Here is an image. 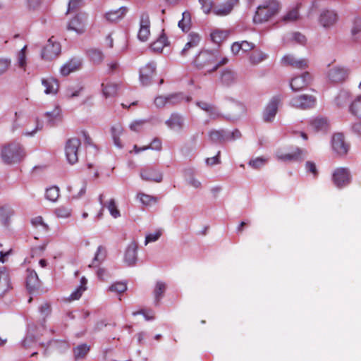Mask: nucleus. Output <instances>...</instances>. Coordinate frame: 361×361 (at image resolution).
I'll use <instances>...</instances> for the list:
<instances>
[{
	"label": "nucleus",
	"mask_w": 361,
	"mask_h": 361,
	"mask_svg": "<svg viewBox=\"0 0 361 361\" xmlns=\"http://www.w3.org/2000/svg\"><path fill=\"white\" fill-rule=\"evenodd\" d=\"M137 197L143 204L147 206L155 204L158 201L157 197L145 193H139Z\"/></svg>",
	"instance_id": "nucleus-48"
},
{
	"label": "nucleus",
	"mask_w": 361,
	"mask_h": 361,
	"mask_svg": "<svg viewBox=\"0 0 361 361\" xmlns=\"http://www.w3.org/2000/svg\"><path fill=\"white\" fill-rule=\"evenodd\" d=\"M81 67V61L78 59H71L65 63L60 70L62 75H68L71 73L79 70Z\"/></svg>",
	"instance_id": "nucleus-25"
},
{
	"label": "nucleus",
	"mask_w": 361,
	"mask_h": 361,
	"mask_svg": "<svg viewBox=\"0 0 361 361\" xmlns=\"http://www.w3.org/2000/svg\"><path fill=\"white\" fill-rule=\"evenodd\" d=\"M311 75L308 72L302 73L301 75L293 78L290 81V87L293 91H299L306 87L311 81Z\"/></svg>",
	"instance_id": "nucleus-13"
},
{
	"label": "nucleus",
	"mask_w": 361,
	"mask_h": 361,
	"mask_svg": "<svg viewBox=\"0 0 361 361\" xmlns=\"http://www.w3.org/2000/svg\"><path fill=\"white\" fill-rule=\"evenodd\" d=\"M11 66V60L7 58L0 57V75L5 73Z\"/></svg>",
	"instance_id": "nucleus-56"
},
{
	"label": "nucleus",
	"mask_w": 361,
	"mask_h": 361,
	"mask_svg": "<svg viewBox=\"0 0 361 361\" xmlns=\"http://www.w3.org/2000/svg\"><path fill=\"white\" fill-rule=\"evenodd\" d=\"M106 257V250L103 246H99L95 254V256L93 259L92 264L90 265L91 266H97L99 263L104 259Z\"/></svg>",
	"instance_id": "nucleus-47"
},
{
	"label": "nucleus",
	"mask_w": 361,
	"mask_h": 361,
	"mask_svg": "<svg viewBox=\"0 0 361 361\" xmlns=\"http://www.w3.org/2000/svg\"><path fill=\"white\" fill-rule=\"evenodd\" d=\"M26 49L27 46H24L18 53V64L20 68H24L26 65Z\"/></svg>",
	"instance_id": "nucleus-58"
},
{
	"label": "nucleus",
	"mask_w": 361,
	"mask_h": 361,
	"mask_svg": "<svg viewBox=\"0 0 361 361\" xmlns=\"http://www.w3.org/2000/svg\"><path fill=\"white\" fill-rule=\"evenodd\" d=\"M310 126L314 132L326 131L329 127L327 120L319 117L312 119Z\"/></svg>",
	"instance_id": "nucleus-29"
},
{
	"label": "nucleus",
	"mask_w": 361,
	"mask_h": 361,
	"mask_svg": "<svg viewBox=\"0 0 361 361\" xmlns=\"http://www.w3.org/2000/svg\"><path fill=\"white\" fill-rule=\"evenodd\" d=\"M145 121H135L130 125V128L133 131L135 132H140L143 127V125L145 124Z\"/></svg>",
	"instance_id": "nucleus-60"
},
{
	"label": "nucleus",
	"mask_w": 361,
	"mask_h": 361,
	"mask_svg": "<svg viewBox=\"0 0 361 361\" xmlns=\"http://www.w3.org/2000/svg\"><path fill=\"white\" fill-rule=\"evenodd\" d=\"M197 105L201 109L208 113L209 116L213 119H216L220 117V114L214 105L205 102H197Z\"/></svg>",
	"instance_id": "nucleus-32"
},
{
	"label": "nucleus",
	"mask_w": 361,
	"mask_h": 361,
	"mask_svg": "<svg viewBox=\"0 0 361 361\" xmlns=\"http://www.w3.org/2000/svg\"><path fill=\"white\" fill-rule=\"evenodd\" d=\"M305 166H306V169L307 171L312 173L314 176H317V174H318L317 169L316 165L314 162L307 161Z\"/></svg>",
	"instance_id": "nucleus-62"
},
{
	"label": "nucleus",
	"mask_w": 361,
	"mask_h": 361,
	"mask_svg": "<svg viewBox=\"0 0 361 361\" xmlns=\"http://www.w3.org/2000/svg\"><path fill=\"white\" fill-rule=\"evenodd\" d=\"M333 181L338 188H343L350 182V175L347 169L338 168L333 173Z\"/></svg>",
	"instance_id": "nucleus-10"
},
{
	"label": "nucleus",
	"mask_w": 361,
	"mask_h": 361,
	"mask_svg": "<svg viewBox=\"0 0 361 361\" xmlns=\"http://www.w3.org/2000/svg\"><path fill=\"white\" fill-rule=\"evenodd\" d=\"M168 44L167 37L164 32L157 39L151 44V48L154 51L161 52L163 49Z\"/></svg>",
	"instance_id": "nucleus-35"
},
{
	"label": "nucleus",
	"mask_w": 361,
	"mask_h": 361,
	"mask_svg": "<svg viewBox=\"0 0 361 361\" xmlns=\"http://www.w3.org/2000/svg\"><path fill=\"white\" fill-rule=\"evenodd\" d=\"M361 32V19L355 20L353 26L351 30V34L355 40H358V34Z\"/></svg>",
	"instance_id": "nucleus-53"
},
{
	"label": "nucleus",
	"mask_w": 361,
	"mask_h": 361,
	"mask_svg": "<svg viewBox=\"0 0 361 361\" xmlns=\"http://www.w3.org/2000/svg\"><path fill=\"white\" fill-rule=\"evenodd\" d=\"M82 0H70L68 7V13L77 11L82 5Z\"/></svg>",
	"instance_id": "nucleus-59"
},
{
	"label": "nucleus",
	"mask_w": 361,
	"mask_h": 361,
	"mask_svg": "<svg viewBox=\"0 0 361 361\" xmlns=\"http://www.w3.org/2000/svg\"><path fill=\"white\" fill-rule=\"evenodd\" d=\"M200 41L201 37L198 33L193 32H190L188 35V41L186 44L180 51L181 56H188L190 54L191 49L197 47L200 44Z\"/></svg>",
	"instance_id": "nucleus-15"
},
{
	"label": "nucleus",
	"mask_w": 361,
	"mask_h": 361,
	"mask_svg": "<svg viewBox=\"0 0 361 361\" xmlns=\"http://www.w3.org/2000/svg\"><path fill=\"white\" fill-rule=\"evenodd\" d=\"M303 151L299 148H297L292 152L283 153L277 152L276 157L279 160L283 161H300L303 159Z\"/></svg>",
	"instance_id": "nucleus-19"
},
{
	"label": "nucleus",
	"mask_w": 361,
	"mask_h": 361,
	"mask_svg": "<svg viewBox=\"0 0 361 361\" xmlns=\"http://www.w3.org/2000/svg\"><path fill=\"white\" fill-rule=\"evenodd\" d=\"M108 210L114 218L120 216V212L117 208L115 200L111 199L106 205Z\"/></svg>",
	"instance_id": "nucleus-52"
},
{
	"label": "nucleus",
	"mask_w": 361,
	"mask_h": 361,
	"mask_svg": "<svg viewBox=\"0 0 361 361\" xmlns=\"http://www.w3.org/2000/svg\"><path fill=\"white\" fill-rule=\"evenodd\" d=\"M279 4L276 0H268L259 5L253 18L255 23H262L274 16L279 10Z\"/></svg>",
	"instance_id": "nucleus-2"
},
{
	"label": "nucleus",
	"mask_w": 361,
	"mask_h": 361,
	"mask_svg": "<svg viewBox=\"0 0 361 361\" xmlns=\"http://www.w3.org/2000/svg\"><path fill=\"white\" fill-rule=\"evenodd\" d=\"M162 145L161 142L158 138H154L152 142L149 145L138 147L137 145L133 146V149L130 151V153L135 152V154H138L141 152L145 151L147 149H153L159 151L161 149Z\"/></svg>",
	"instance_id": "nucleus-27"
},
{
	"label": "nucleus",
	"mask_w": 361,
	"mask_h": 361,
	"mask_svg": "<svg viewBox=\"0 0 361 361\" xmlns=\"http://www.w3.org/2000/svg\"><path fill=\"white\" fill-rule=\"evenodd\" d=\"M299 18L298 8H294L288 11L283 17V21L286 23L294 22Z\"/></svg>",
	"instance_id": "nucleus-49"
},
{
	"label": "nucleus",
	"mask_w": 361,
	"mask_h": 361,
	"mask_svg": "<svg viewBox=\"0 0 361 361\" xmlns=\"http://www.w3.org/2000/svg\"><path fill=\"white\" fill-rule=\"evenodd\" d=\"M350 94L347 91H341L335 98V104L338 107L346 106L350 102Z\"/></svg>",
	"instance_id": "nucleus-40"
},
{
	"label": "nucleus",
	"mask_w": 361,
	"mask_h": 361,
	"mask_svg": "<svg viewBox=\"0 0 361 361\" xmlns=\"http://www.w3.org/2000/svg\"><path fill=\"white\" fill-rule=\"evenodd\" d=\"M26 286L30 293L39 288L40 282L35 271L27 269Z\"/></svg>",
	"instance_id": "nucleus-20"
},
{
	"label": "nucleus",
	"mask_w": 361,
	"mask_h": 361,
	"mask_svg": "<svg viewBox=\"0 0 361 361\" xmlns=\"http://www.w3.org/2000/svg\"><path fill=\"white\" fill-rule=\"evenodd\" d=\"M285 66H291L293 68L305 69L308 66L307 61L305 59H296L292 55H286L281 59Z\"/></svg>",
	"instance_id": "nucleus-17"
},
{
	"label": "nucleus",
	"mask_w": 361,
	"mask_h": 361,
	"mask_svg": "<svg viewBox=\"0 0 361 361\" xmlns=\"http://www.w3.org/2000/svg\"><path fill=\"white\" fill-rule=\"evenodd\" d=\"M161 235V232L160 231H157L154 233H149L147 235L145 238V244L157 240Z\"/></svg>",
	"instance_id": "nucleus-61"
},
{
	"label": "nucleus",
	"mask_w": 361,
	"mask_h": 361,
	"mask_svg": "<svg viewBox=\"0 0 361 361\" xmlns=\"http://www.w3.org/2000/svg\"><path fill=\"white\" fill-rule=\"evenodd\" d=\"M68 29L73 30L77 33H82L85 31V22L83 16L80 14L76 15L68 23Z\"/></svg>",
	"instance_id": "nucleus-23"
},
{
	"label": "nucleus",
	"mask_w": 361,
	"mask_h": 361,
	"mask_svg": "<svg viewBox=\"0 0 361 361\" xmlns=\"http://www.w3.org/2000/svg\"><path fill=\"white\" fill-rule=\"evenodd\" d=\"M241 133L235 129L233 132H228L224 130H212L209 133V137L214 142L223 143L227 141H233L241 137Z\"/></svg>",
	"instance_id": "nucleus-4"
},
{
	"label": "nucleus",
	"mask_w": 361,
	"mask_h": 361,
	"mask_svg": "<svg viewBox=\"0 0 361 361\" xmlns=\"http://www.w3.org/2000/svg\"><path fill=\"white\" fill-rule=\"evenodd\" d=\"M349 112L354 116L361 118V95H357L350 102Z\"/></svg>",
	"instance_id": "nucleus-34"
},
{
	"label": "nucleus",
	"mask_w": 361,
	"mask_h": 361,
	"mask_svg": "<svg viewBox=\"0 0 361 361\" xmlns=\"http://www.w3.org/2000/svg\"><path fill=\"white\" fill-rule=\"evenodd\" d=\"M315 103V97L308 94L297 96L290 100V105L292 106L301 109L312 108L314 106Z\"/></svg>",
	"instance_id": "nucleus-8"
},
{
	"label": "nucleus",
	"mask_w": 361,
	"mask_h": 361,
	"mask_svg": "<svg viewBox=\"0 0 361 361\" xmlns=\"http://www.w3.org/2000/svg\"><path fill=\"white\" fill-rule=\"evenodd\" d=\"M90 350V347L86 344H81L74 348V357L75 360L84 358Z\"/></svg>",
	"instance_id": "nucleus-44"
},
{
	"label": "nucleus",
	"mask_w": 361,
	"mask_h": 361,
	"mask_svg": "<svg viewBox=\"0 0 361 361\" xmlns=\"http://www.w3.org/2000/svg\"><path fill=\"white\" fill-rule=\"evenodd\" d=\"M137 245L135 242H132L128 246L125 253V262L129 265H133L137 261Z\"/></svg>",
	"instance_id": "nucleus-24"
},
{
	"label": "nucleus",
	"mask_w": 361,
	"mask_h": 361,
	"mask_svg": "<svg viewBox=\"0 0 361 361\" xmlns=\"http://www.w3.org/2000/svg\"><path fill=\"white\" fill-rule=\"evenodd\" d=\"M227 58L219 60L216 52L210 51H202L195 57L194 64L195 67L204 71V73H212L216 71L220 66L228 63Z\"/></svg>",
	"instance_id": "nucleus-1"
},
{
	"label": "nucleus",
	"mask_w": 361,
	"mask_h": 361,
	"mask_svg": "<svg viewBox=\"0 0 361 361\" xmlns=\"http://www.w3.org/2000/svg\"><path fill=\"white\" fill-rule=\"evenodd\" d=\"M31 222L36 228H41L44 231L48 230L47 224L44 222L43 218L40 216L33 218Z\"/></svg>",
	"instance_id": "nucleus-55"
},
{
	"label": "nucleus",
	"mask_w": 361,
	"mask_h": 361,
	"mask_svg": "<svg viewBox=\"0 0 361 361\" xmlns=\"http://www.w3.org/2000/svg\"><path fill=\"white\" fill-rule=\"evenodd\" d=\"M87 54L90 60L94 64L101 63L104 58L103 52L97 49H90Z\"/></svg>",
	"instance_id": "nucleus-36"
},
{
	"label": "nucleus",
	"mask_w": 361,
	"mask_h": 361,
	"mask_svg": "<svg viewBox=\"0 0 361 361\" xmlns=\"http://www.w3.org/2000/svg\"><path fill=\"white\" fill-rule=\"evenodd\" d=\"M349 75V70L345 67H334L329 70L328 77L329 79L335 83L344 82Z\"/></svg>",
	"instance_id": "nucleus-12"
},
{
	"label": "nucleus",
	"mask_w": 361,
	"mask_h": 361,
	"mask_svg": "<svg viewBox=\"0 0 361 361\" xmlns=\"http://www.w3.org/2000/svg\"><path fill=\"white\" fill-rule=\"evenodd\" d=\"M268 59V54L260 49H255L249 56L250 63L256 66Z\"/></svg>",
	"instance_id": "nucleus-30"
},
{
	"label": "nucleus",
	"mask_w": 361,
	"mask_h": 361,
	"mask_svg": "<svg viewBox=\"0 0 361 361\" xmlns=\"http://www.w3.org/2000/svg\"><path fill=\"white\" fill-rule=\"evenodd\" d=\"M1 155L5 164H11L20 161L25 157V153L20 144L11 143L4 146Z\"/></svg>",
	"instance_id": "nucleus-3"
},
{
	"label": "nucleus",
	"mask_w": 361,
	"mask_h": 361,
	"mask_svg": "<svg viewBox=\"0 0 361 361\" xmlns=\"http://www.w3.org/2000/svg\"><path fill=\"white\" fill-rule=\"evenodd\" d=\"M338 20L337 14L332 11H324L319 16V23L324 27H330L336 24Z\"/></svg>",
	"instance_id": "nucleus-18"
},
{
	"label": "nucleus",
	"mask_w": 361,
	"mask_h": 361,
	"mask_svg": "<svg viewBox=\"0 0 361 361\" xmlns=\"http://www.w3.org/2000/svg\"><path fill=\"white\" fill-rule=\"evenodd\" d=\"M112 138L116 146L121 148L122 147L121 142L120 141V135L123 132V128L120 124H116L111 128Z\"/></svg>",
	"instance_id": "nucleus-42"
},
{
	"label": "nucleus",
	"mask_w": 361,
	"mask_h": 361,
	"mask_svg": "<svg viewBox=\"0 0 361 361\" xmlns=\"http://www.w3.org/2000/svg\"><path fill=\"white\" fill-rule=\"evenodd\" d=\"M42 84L44 87L46 94H56L59 89L57 80L52 78L42 79Z\"/></svg>",
	"instance_id": "nucleus-31"
},
{
	"label": "nucleus",
	"mask_w": 361,
	"mask_h": 361,
	"mask_svg": "<svg viewBox=\"0 0 361 361\" xmlns=\"http://www.w3.org/2000/svg\"><path fill=\"white\" fill-rule=\"evenodd\" d=\"M60 196V190L57 186L48 188L45 191V197L51 202H56Z\"/></svg>",
	"instance_id": "nucleus-43"
},
{
	"label": "nucleus",
	"mask_w": 361,
	"mask_h": 361,
	"mask_svg": "<svg viewBox=\"0 0 361 361\" xmlns=\"http://www.w3.org/2000/svg\"><path fill=\"white\" fill-rule=\"evenodd\" d=\"M167 289V285L166 283L159 281L156 283L154 288L153 290L154 302L155 305H158L164 295V293Z\"/></svg>",
	"instance_id": "nucleus-26"
},
{
	"label": "nucleus",
	"mask_w": 361,
	"mask_h": 361,
	"mask_svg": "<svg viewBox=\"0 0 361 361\" xmlns=\"http://www.w3.org/2000/svg\"><path fill=\"white\" fill-rule=\"evenodd\" d=\"M178 27L183 31L188 32L191 27V15L190 12L185 11L182 14V19L178 22Z\"/></svg>",
	"instance_id": "nucleus-41"
},
{
	"label": "nucleus",
	"mask_w": 361,
	"mask_h": 361,
	"mask_svg": "<svg viewBox=\"0 0 361 361\" xmlns=\"http://www.w3.org/2000/svg\"><path fill=\"white\" fill-rule=\"evenodd\" d=\"M109 290L111 292L122 293L127 290V285L124 282H116L112 284Z\"/></svg>",
	"instance_id": "nucleus-51"
},
{
	"label": "nucleus",
	"mask_w": 361,
	"mask_h": 361,
	"mask_svg": "<svg viewBox=\"0 0 361 361\" xmlns=\"http://www.w3.org/2000/svg\"><path fill=\"white\" fill-rule=\"evenodd\" d=\"M239 0H228L224 4L214 8L213 12L217 16H226L231 13L234 6L238 4Z\"/></svg>",
	"instance_id": "nucleus-22"
},
{
	"label": "nucleus",
	"mask_w": 361,
	"mask_h": 361,
	"mask_svg": "<svg viewBox=\"0 0 361 361\" xmlns=\"http://www.w3.org/2000/svg\"><path fill=\"white\" fill-rule=\"evenodd\" d=\"M199 2L205 13H209L214 8V2L212 0H199Z\"/></svg>",
	"instance_id": "nucleus-57"
},
{
	"label": "nucleus",
	"mask_w": 361,
	"mask_h": 361,
	"mask_svg": "<svg viewBox=\"0 0 361 361\" xmlns=\"http://www.w3.org/2000/svg\"><path fill=\"white\" fill-rule=\"evenodd\" d=\"M102 92L105 97H114L117 94L118 85L112 82L102 83Z\"/></svg>",
	"instance_id": "nucleus-39"
},
{
	"label": "nucleus",
	"mask_w": 361,
	"mask_h": 361,
	"mask_svg": "<svg viewBox=\"0 0 361 361\" xmlns=\"http://www.w3.org/2000/svg\"><path fill=\"white\" fill-rule=\"evenodd\" d=\"M177 99V96H159L154 99V104L157 107H163L166 104H168V102H170L172 99Z\"/></svg>",
	"instance_id": "nucleus-50"
},
{
	"label": "nucleus",
	"mask_w": 361,
	"mask_h": 361,
	"mask_svg": "<svg viewBox=\"0 0 361 361\" xmlns=\"http://www.w3.org/2000/svg\"><path fill=\"white\" fill-rule=\"evenodd\" d=\"M54 214L59 219H68L72 216V209L68 205H60L55 208Z\"/></svg>",
	"instance_id": "nucleus-37"
},
{
	"label": "nucleus",
	"mask_w": 361,
	"mask_h": 361,
	"mask_svg": "<svg viewBox=\"0 0 361 361\" xmlns=\"http://www.w3.org/2000/svg\"><path fill=\"white\" fill-rule=\"evenodd\" d=\"M267 160L264 158L257 157L255 159H251L248 164L252 168L255 169H259L267 163Z\"/></svg>",
	"instance_id": "nucleus-54"
},
{
	"label": "nucleus",
	"mask_w": 361,
	"mask_h": 361,
	"mask_svg": "<svg viewBox=\"0 0 361 361\" xmlns=\"http://www.w3.org/2000/svg\"><path fill=\"white\" fill-rule=\"evenodd\" d=\"M219 81L224 86H231L237 81V75L231 69L226 68L221 72Z\"/></svg>",
	"instance_id": "nucleus-21"
},
{
	"label": "nucleus",
	"mask_w": 361,
	"mask_h": 361,
	"mask_svg": "<svg viewBox=\"0 0 361 361\" xmlns=\"http://www.w3.org/2000/svg\"><path fill=\"white\" fill-rule=\"evenodd\" d=\"M280 102L281 98L279 96H275L270 100L263 114V118L265 122H270L274 119L277 113Z\"/></svg>",
	"instance_id": "nucleus-11"
},
{
	"label": "nucleus",
	"mask_w": 361,
	"mask_h": 361,
	"mask_svg": "<svg viewBox=\"0 0 361 361\" xmlns=\"http://www.w3.org/2000/svg\"><path fill=\"white\" fill-rule=\"evenodd\" d=\"M166 124L173 130H180L183 127V119L178 114H172L169 119L166 121Z\"/></svg>",
	"instance_id": "nucleus-38"
},
{
	"label": "nucleus",
	"mask_w": 361,
	"mask_h": 361,
	"mask_svg": "<svg viewBox=\"0 0 361 361\" xmlns=\"http://www.w3.org/2000/svg\"><path fill=\"white\" fill-rule=\"evenodd\" d=\"M86 284L87 279L85 277H82L80 279V286L71 293L70 295L71 300H78L79 299L82 293L86 290Z\"/></svg>",
	"instance_id": "nucleus-45"
},
{
	"label": "nucleus",
	"mask_w": 361,
	"mask_h": 361,
	"mask_svg": "<svg viewBox=\"0 0 361 361\" xmlns=\"http://www.w3.org/2000/svg\"><path fill=\"white\" fill-rule=\"evenodd\" d=\"M221 152L219 151L217 154L213 157L207 158L206 159V163L209 166H213L215 164H218L220 163L219 156H220Z\"/></svg>",
	"instance_id": "nucleus-63"
},
{
	"label": "nucleus",
	"mask_w": 361,
	"mask_h": 361,
	"mask_svg": "<svg viewBox=\"0 0 361 361\" xmlns=\"http://www.w3.org/2000/svg\"><path fill=\"white\" fill-rule=\"evenodd\" d=\"M80 145V140L77 137H71L67 140L65 145V154L69 164L73 165L78 162Z\"/></svg>",
	"instance_id": "nucleus-5"
},
{
	"label": "nucleus",
	"mask_w": 361,
	"mask_h": 361,
	"mask_svg": "<svg viewBox=\"0 0 361 361\" xmlns=\"http://www.w3.org/2000/svg\"><path fill=\"white\" fill-rule=\"evenodd\" d=\"M140 177L145 181L160 183L163 179L162 173L154 166H146L140 170Z\"/></svg>",
	"instance_id": "nucleus-7"
},
{
	"label": "nucleus",
	"mask_w": 361,
	"mask_h": 361,
	"mask_svg": "<svg viewBox=\"0 0 361 361\" xmlns=\"http://www.w3.org/2000/svg\"><path fill=\"white\" fill-rule=\"evenodd\" d=\"M156 74V66L154 63H149L140 70L139 79L143 86L149 85Z\"/></svg>",
	"instance_id": "nucleus-9"
},
{
	"label": "nucleus",
	"mask_w": 361,
	"mask_h": 361,
	"mask_svg": "<svg viewBox=\"0 0 361 361\" xmlns=\"http://www.w3.org/2000/svg\"><path fill=\"white\" fill-rule=\"evenodd\" d=\"M228 37V33L226 31L215 30L211 33V39L216 44H221Z\"/></svg>",
	"instance_id": "nucleus-46"
},
{
	"label": "nucleus",
	"mask_w": 361,
	"mask_h": 361,
	"mask_svg": "<svg viewBox=\"0 0 361 361\" xmlns=\"http://www.w3.org/2000/svg\"><path fill=\"white\" fill-rule=\"evenodd\" d=\"M240 46L242 47L241 49L244 52L252 50L255 48V44L247 41H242L241 42H240Z\"/></svg>",
	"instance_id": "nucleus-64"
},
{
	"label": "nucleus",
	"mask_w": 361,
	"mask_h": 361,
	"mask_svg": "<svg viewBox=\"0 0 361 361\" xmlns=\"http://www.w3.org/2000/svg\"><path fill=\"white\" fill-rule=\"evenodd\" d=\"M332 147L340 155L345 154L348 150V145L345 144L342 133H336L332 137Z\"/></svg>",
	"instance_id": "nucleus-16"
},
{
	"label": "nucleus",
	"mask_w": 361,
	"mask_h": 361,
	"mask_svg": "<svg viewBox=\"0 0 361 361\" xmlns=\"http://www.w3.org/2000/svg\"><path fill=\"white\" fill-rule=\"evenodd\" d=\"M150 36V21L149 16L143 14L141 16L140 29L137 34L138 39L142 42H146Z\"/></svg>",
	"instance_id": "nucleus-14"
},
{
	"label": "nucleus",
	"mask_w": 361,
	"mask_h": 361,
	"mask_svg": "<svg viewBox=\"0 0 361 361\" xmlns=\"http://www.w3.org/2000/svg\"><path fill=\"white\" fill-rule=\"evenodd\" d=\"M127 13V8L121 7L118 10L111 11L106 14V18L108 21L115 23L122 19Z\"/></svg>",
	"instance_id": "nucleus-33"
},
{
	"label": "nucleus",
	"mask_w": 361,
	"mask_h": 361,
	"mask_svg": "<svg viewBox=\"0 0 361 361\" xmlns=\"http://www.w3.org/2000/svg\"><path fill=\"white\" fill-rule=\"evenodd\" d=\"M61 51L59 42L50 37L42 51V58L44 60L51 61L59 56Z\"/></svg>",
	"instance_id": "nucleus-6"
},
{
	"label": "nucleus",
	"mask_w": 361,
	"mask_h": 361,
	"mask_svg": "<svg viewBox=\"0 0 361 361\" xmlns=\"http://www.w3.org/2000/svg\"><path fill=\"white\" fill-rule=\"evenodd\" d=\"M12 289L10 277L6 272H0V297Z\"/></svg>",
	"instance_id": "nucleus-28"
}]
</instances>
